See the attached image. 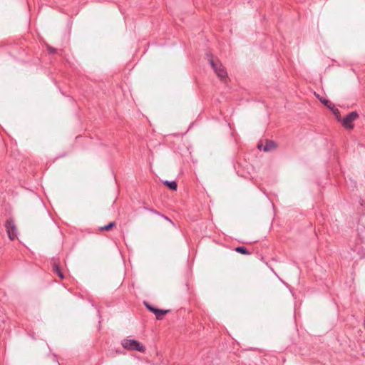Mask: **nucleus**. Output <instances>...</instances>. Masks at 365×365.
<instances>
[{
	"label": "nucleus",
	"mask_w": 365,
	"mask_h": 365,
	"mask_svg": "<svg viewBox=\"0 0 365 365\" xmlns=\"http://www.w3.org/2000/svg\"><path fill=\"white\" fill-rule=\"evenodd\" d=\"M316 97L319 100V101L323 105H327V104L329 103V100L323 98H321L319 95H316Z\"/></svg>",
	"instance_id": "4468645a"
},
{
	"label": "nucleus",
	"mask_w": 365,
	"mask_h": 365,
	"mask_svg": "<svg viewBox=\"0 0 365 365\" xmlns=\"http://www.w3.org/2000/svg\"><path fill=\"white\" fill-rule=\"evenodd\" d=\"M5 228L9 238L14 240L17 237V228L13 219H7L5 223Z\"/></svg>",
	"instance_id": "7ed1b4c3"
},
{
	"label": "nucleus",
	"mask_w": 365,
	"mask_h": 365,
	"mask_svg": "<svg viewBox=\"0 0 365 365\" xmlns=\"http://www.w3.org/2000/svg\"><path fill=\"white\" fill-rule=\"evenodd\" d=\"M324 106H327L328 108H329L331 110H332L335 108L334 104L330 101H329V103L324 105Z\"/></svg>",
	"instance_id": "dca6fc26"
},
{
	"label": "nucleus",
	"mask_w": 365,
	"mask_h": 365,
	"mask_svg": "<svg viewBox=\"0 0 365 365\" xmlns=\"http://www.w3.org/2000/svg\"><path fill=\"white\" fill-rule=\"evenodd\" d=\"M160 216L163 217L165 220H167V221H168L170 222H172L171 220L168 217H167V216H165L164 215H161L160 213Z\"/></svg>",
	"instance_id": "f3484780"
},
{
	"label": "nucleus",
	"mask_w": 365,
	"mask_h": 365,
	"mask_svg": "<svg viewBox=\"0 0 365 365\" xmlns=\"http://www.w3.org/2000/svg\"><path fill=\"white\" fill-rule=\"evenodd\" d=\"M277 147L275 142L272 140H266V144L263 146L262 144H258L257 148L259 150H262L264 152H268Z\"/></svg>",
	"instance_id": "39448f33"
},
{
	"label": "nucleus",
	"mask_w": 365,
	"mask_h": 365,
	"mask_svg": "<svg viewBox=\"0 0 365 365\" xmlns=\"http://www.w3.org/2000/svg\"><path fill=\"white\" fill-rule=\"evenodd\" d=\"M121 345L125 349L130 351H138L140 352L145 351V346L135 339H125L121 341Z\"/></svg>",
	"instance_id": "f03ea898"
},
{
	"label": "nucleus",
	"mask_w": 365,
	"mask_h": 365,
	"mask_svg": "<svg viewBox=\"0 0 365 365\" xmlns=\"http://www.w3.org/2000/svg\"><path fill=\"white\" fill-rule=\"evenodd\" d=\"M359 117L356 111H352L348 113L342 120L343 125L348 129H353L354 125L353 122Z\"/></svg>",
	"instance_id": "20e7f679"
},
{
	"label": "nucleus",
	"mask_w": 365,
	"mask_h": 365,
	"mask_svg": "<svg viewBox=\"0 0 365 365\" xmlns=\"http://www.w3.org/2000/svg\"><path fill=\"white\" fill-rule=\"evenodd\" d=\"M46 48H47L48 53H50V54H53L56 52V49L55 48L51 46L48 44H46Z\"/></svg>",
	"instance_id": "ddd939ff"
},
{
	"label": "nucleus",
	"mask_w": 365,
	"mask_h": 365,
	"mask_svg": "<svg viewBox=\"0 0 365 365\" xmlns=\"http://www.w3.org/2000/svg\"><path fill=\"white\" fill-rule=\"evenodd\" d=\"M235 250L240 254L244 255H250L251 252L244 246H238L235 248Z\"/></svg>",
	"instance_id": "6e6552de"
},
{
	"label": "nucleus",
	"mask_w": 365,
	"mask_h": 365,
	"mask_svg": "<svg viewBox=\"0 0 365 365\" xmlns=\"http://www.w3.org/2000/svg\"><path fill=\"white\" fill-rule=\"evenodd\" d=\"M116 223L115 222L113 221L109 222L108 225L105 226H102L99 227L100 231H110L111 229H113L114 227H115Z\"/></svg>",
	"instance_id": "9d476101"
},
{
	"label": "nucleus",
	"mask_w": 365,
	"mask_h": 365,
	"mask_svg": "<svg viewBox=\"0 0 365 365\" xmlns=\"http://www.w3.org/2000/svg\"><path fill=\"white\" fill-rule=\"evenodd\" d=\"M331 111H332L333 114L336 116V119L339 121H340L341 120V116H340V112H339V109L334 108Z\"/></svg>",
	"instance_id": "f8f14e48"
},
{
	"label": "nucleus",
	"mask_w": 365,
	"mask_h": 365,
	"mask_svg": "<svg viewBox=\"0 0 365 365\" xmlns=\"http://www.w3.org/2000/svg\"><path fill=\"white\" fill-rule=\"evenodd\" d=\"M208 61L216 75L221 81H225L227 78V73L225 66L218 60L215 61L211 55H208Z\"/></svg>",
	"instance_id": "f257e3e1"
},
{
	"label": "nucleus",
	"mask_w": 365,
	"mask_h": 365,
	"mask_svg": "<svg viewBox=\"0 0 365 365\" xmlns=\"http://www.w3.org/2000/svg\"><path fill=\"white\" fill-rule=\"evenodd\" d=\"M52 267H53V272L54 273H56L61 279H63L64 275L61 271V269L58 263L56 262V261H54Z\"/></svg>",
	"instance_id": "0eeeda50"
},
{
	"label": "nucleus",
	"mask_w": 365,
	"mask_h": 365,
	"mask_svg": "<svg viewBox=\"0 0 365 365\" xmlns=\"http://www.w3.org/2000/svg\"><path fill=\"white\" fill-rule=\"evenodd\" d=\"M163 184L166 185L171 190H176L178 187L177 182L175 181H168L165 180L163 182Z\"/></svg>",
	"instance_id": "1a4fd4ad"
},
{
	"label": "nucleus",
	"mask_w": 365,
	"mask_h": 365,
	"mask_svg": "<svg viewBox=\"0 0 365 365\" xmlns=\"http://www.w3.org/2000/svg\"><path fill=\"white\" fill-rule=\"evenodd\" d=\"M143 304L145 305V307H146V309L148 310H149L150 312L152 313H154L155 310L157 309L155 307H154L153 306H152L151 304H150L148 302L146 301H144L143 302Z\"/></svg>",
	"instance_id": "9b49d317"
},
{
	"label": "nucleus",
	"mask_w": 365,
	"mask_h": 365,
	"mask_svg": "<svg viewBox=\"0 0 365 365\" xmlns=\"http://www.w3.org/2000/svg\"><path fill=\"white\" fill-rule=\"evenodd\" d=\"M168 312H170V309H160L157 308L153 314L157 320H161L163 319V316Z\"/></svg>",
	"instance_id": "423d86ee"
},
{
	"label": "nucleus",
	"mask_w": 365,
	"mask_h": 365,
	"mask_svg": "<svg viewBox=\"0 0 365 365\" xmlns=\"http://www.w3.org/2000/svg\"><path fill=\"white\" fill-rule=\"evenodd\" d=\"M144 209L148 210V211H149V212H152V213H154V214H155L157 215H160V212H158L157 210H154L153 208H148V207H145Z\"/></svg>",
	"instance_id": "2eb2a0df"
}]
</instances>
